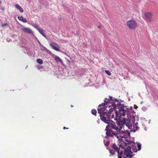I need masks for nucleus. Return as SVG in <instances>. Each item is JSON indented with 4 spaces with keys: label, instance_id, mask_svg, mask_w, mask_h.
<instances>
[{
    "label": "nucleus",
    "instance_id": "1",
    "mask_svg": "<svg viewBox=\"0 0 158 158\" xmlns=\"http://www.w3.org/2000/svg\"><path fill=\"white\" fill-rule=\"evenodd\" d=\"M109 98H105L104 100L105 105L108 104H110L108 105V107L107 106L106 108L108 110L107 112L109 113V114H111L112 112L114 111L116 114L115 120L120 119L122 116H124L127 114L128 110L126 106L123 104H121L116 99L113 98L112 97L109 96Z\"/></svg>",
    "mask_w": 158,
    "mask_h": 158
},
{
    "label": "nucleus",
    "instance_id": "2",
    "mask_svg": "<svg viewBox=\"0 0 158 158\" xmlns=\"http://www.w3.org/2000/svg\"><path fill=\"white\" fill-rule=\"evenodd\" d=\"M101 106L102 105H99L98 109V113L100 114L101 120L103 122L108 124L106 128L108 127L110 128V123L114 122L110 120V116L109 114V113L107 112L108 110L106 109L107 107H101Z\"/></svg>",
    "mask_w": 158,
    "mask_h": 158
},
{
    "label": "nucleus",
    "instance_id": "3",
    "mask_svg": "<svg viewBox=\"0 0 158 158\" xmlns=\"http://www.w3.org/2000/svg\"><path fill=\"white\" fill-rule=\"evenodd\" d=\"M120 126L116 124L115 122H112L110 123V128L116 131V137L118 140H121L123 138H125L130 135V133L128 131H122V129H119Z\"/></svg>",
    "mask_w": 158,
    "mask_h": 158
},
{
    "label": "nucleus",
    "instance_id": "4",
    "mask_svg": "<svg viewBox=\"0 0 158 158\" xmlns=\"http://www.w3.org/2000/svg\"><path fill=\"white\" fill-rule=\"evenodd\" d=\"M117 124L120 126L119 129H122L124 127L125 124L129 128H132L133 126L134 127V126H133L132 123L131 121L129 119H127L125 118H124L122 120L118 121L116 122Z\"/></svg>",
    "mask_w": 158,
    "mask_h": 158
},
{
    "label": "nucleus",
    "instance_id": "5",
    "mask_svg": "<svg viewBox=\"0 0 158 158\" xmlns=\"http://www.w3.org/2000/svg\"><path fill=\"white\" fill-rule=\"evenodd\" d=\"M119 148L114 143L112 144L111 148L109 149V151L112 155L114 154L115 151L117 152L118 158H126L125 156L123 155L124 153H123L122 151L119 152Z\"/></svg>",
    "mask_w": 158,
    "mask_h": 158
},
{
    "label": "nucleus",
    "instance_id": "6",
    "mask_svg": "<svg viewBox=\"0 0 158 158\" xmlns=\"http://www.w3.org/2000/svg\"><path fill=\"white\" fill-rule=\"evenodd\" d=\"M129 144L128 145H126L125 146V149L124 150V156H126L125 157L128 158H131L132 157V152H136L137 149L136 148H134L131 147L129 146Z\"/></svg>",
    "mask_w": 158,
    "mask_h": 158
},
{
    "label": "nucleus",
    "instance_id": "7",
    "mask_svg": "<svg viewBox=\"0 0 158 158\" xmlns=\"http://www.w3.org/2000/svg\"><path fill=\"white\" fill-rule=\"evenodd\" d=\"M127 25L130 29H135L138 26V23L134 19L130 20L127 22Z\"/></svg>",
    "mask_w": 158,
    "mask_h": 158
},
{
    "label": "nucleus",
    "instance_id": "8",
    "mask_svg": "<svg viewBox=\"0 0 158 158\" xmlns=\"http://www.w3.org/2000/svg\"><path fill=\"white\" fill-rule=\"evenodd\" d=\"M106 135L107 136L114 138L116 137L115 135L116 134V131L114 132L113 131L109 129H108L107 130H106Z\"/></svg>",
    "mask_w": 158,
    "mask_h": 158
},
{
    "label": "nucleus",
    "instance_id": "9",
    "mask_svg": "<svg viewBox=\"0 0 158 158\" xmlns=\"http://www.w3.org/2000/svg\"><path fill=\"white\" fill-rule=\"evenodd\" d=\"M144 15L147 19V22H151L152 21V15L150 12H147L145 13Z\"/></svg>",
    "mask_w": 158,
    "mask_h": 158
},
{
    "label": "nucleus",
    "instance_id": "10",
    "mask_svg": "<svg viewBox=\"0 0 158 158\" xmlns=\"http://www.w3.org/2000/svg\"><path fill=\"white\" fill-rule=\"evenodd\" d=\"M22 30L24 32L29 34H33L34 33L31 29L29 28L23 27Z\"/></svg>",
    "mask_w": 158,
    "mask_h": 158
},
{
    "label": "nucleus",
    "instance_id": "11",
    "mask_svg": "<svg viewBox=\"0 0 158 158\" xmlns=\"http://www.w3.org/2000/svg\"><path fill=\"white\" fill-rule=\"evenodd\" d=\"M49 45H50V46H51L52 47V48L53 49H54L56 51H58V52L60 51L59 49L58 48H57L54 45H55L57 46V47H59L58 45L56 43H55L54 42H53V43L50 44Z\"/></svg>",
    "mask_w": 158,
    "mask_h": 158
},
{
    "label": "nucleus",
    "instance_id": "12",
    "mask_svg": "<svg viewBox=\"0 0 158 158\" xmlns=\"http://www.w3.org/2000/svg\"><path fill=\"white\" fill-rule=\"evenodd\" d=\"M15 7L21 13L23 12V9L20 6L19 4H17L15 5Z\"/></svg>",
    "mask_w": 158,
    "mask_h": 158
},
{
    "label": "nucleus",
    "instance_id": "13",
    "mask_svg": "<svg viewBox=\"0 0 158 158\" xmlns=\"http://www.w3.org/2000/svg\"><path fill=\"white\" fill-rule=\"evenodd\" d=\"M37 30L39 31V32L45 38H46V35L44 33V32L43 31V29L41 28H38L37 29Z\"/></svg>",
    "mask_w": 158,
    "mask_h": 158
},
{
    "label": "nucleus",
    "instance_id": "14",
    "mask_svg": "<svg viewBox=\"0 0 158 158\" xmlns=\"http://www.w3.org/2000/svg\"><path fill=\"white\" fill-rule=\"evenodd\" d=\"M55 60L57 62H59L61 63L62 64H63V62L62 60L58 56H56L55 57Z\"/></svg>",
    "mask_w": 158,
    "mask_h": 158
},
{
    "label": "nucleus",
    "instance_id": "15",
    "mask_svg": "<svg viewBox=\"0 0 158 158\" xmlns=\"http://www.w3.org/2000/svg\"><path fill=\"white\" fill-rule=\"evenodd\" d=\"M18 18L19 20L22 21L23 23H26L27 22L26 19L23 18L22 16H18Z\"/></svg>",
    "mask_w": 158,
    "mask_h": 158
},
{
    "label": "nucleus",
    "instance_id": "16",
    "mask_svg": "<svg viewBox=\"0 0 158 158\" xmlns=\"http://www.w3.org/2000/svg\"><path fill=\"white\" fill-rule=\"evenodd\" d=\"M36 61L38 63L40 64H42L43 62L42 60L40 58L37 59Z\"/></svg>",
    "mask_w": 158,
    "mask_h": 158
},
{
    "label": "nucleus",
    "instance_id": "17",
    "mask_svg": "<svg viewBox=\"0 0 158 158\" xmlns=\"http://www.w3.org/2000/svg\"><path fill=\"white\" fill-rule=\"evenodd\" d=\"M31 25L33 26L34 28H35L37 30V29L38 28H39L38 27V25L35 23H33L31 24Z\"/></svg>",
    "mask_w": 158,
    "mask_h": 158
},
{
    "label": "nucleus",
    "instance_id": "18",
    "mask_svg": "<svg viewBox=\"0 0 158 158\" xmlns=\"http://www.w3.org/2000/svg\"><path fill=\"white\" fill-rule=\"evenodd\" d=\"M91 113L93 115H95L97 114V111L95 109H93L91 110Z\"/></svg>",
    "mask_w": 158,
    "mask_h": 158
},
{
    "label": "nucleus",
    "instance_id": "19",
    "mask_svg": "<svg viewBox=\"0 0 158 158\" xmlns=\"http://www.w3.org/2000/svg\"><path fill=\"white\" fill-rule=\"evenodd\" d=\"M104 144L105 145L106 147H108V145L110 144V141L109 140H107L106 141V142H104Z\"/></svg>",
    "mask_w": 158,
    "mask_h": 158
},
{
    "label": "nucleus",
    "instance_id": "20",
    "mask_svg": "<svg viewBox=\"0 0 158 158\" xmlns=\"http://www.w3.org/2000/svg\"><path fill=\"white\" fill-rule=\"evenodd\" d=\"M141 145L140 143H138L137 144V147H138V150L139 151L141 149Z\"/></svg>",
    "mask_w": 158,
    "mask_h": 158
},
{
    "label": "nucleus",
    "instance_id": "21",
    "mask_svg": "<svg viewBox=\"0 0 158 158\" xmlns=\"http://www.w3.org/2000/svg\"><path fill=\"white\" fill-rule=\"evenodd\" d=\"M105 73L108 75L110 76L111 75V73L109 71L107 70H105Z\"/></svg>",
    "mask_w": 158,
    "mask_h": 158
},
{
    "label": "nucleus",
    "instance_id": "22",
    "mask_svg": "<svg viewBox=\"0 0 158 158\" xmlns=\"http://www.w3.org/2000/svg\"><path fill=\"white\" fill-rule=\"evenodd\" d=\"M116 118V115H115V117H114V115L113 114H112L111 115V119L113 118L114 120H116L115 119H114V118Z\"/></svg>",
    "mask_w": 158,
    "mask_h": 158
},
{
    "label": "nucleus",
    "instance_id": "23",
    "mask_svg": "<svg viewBox=\"0 0 158 158\" xmlns=\"http://www.w3.org/2000/svg\"><path fill=\"white\" fill-rule=\"evenodd\" d=\"M37 67L39 69H40L43 68V67L42 66L40 65H38V66H37Z\"/></svg>",
    "mask_w": 158,
    "mask_h": 158
},
{
    "label": "nucleus",
    "instance_id": "24",
    "mask_svg": "<svg viewBox=\"0 0 158 158\" xmlns=\"http://www.w3.org/2000/svg\"><path fill=\"white\" fill-rule=\"evenodd\" d=\"M7 25V23H4L2 24V27H4V26H6Z\"/></svg>",
    "mask_w": 158,
    "mask_h": 158
},
{
    "label": "nucleus",
    "instance_id": "25",
    "mask_svg": "<svg viewBox=\"0 0 158 158\" xmlns=\"http://www.w3.org/2000/svg\"><path fill=\"white\" fill-rule=\"evenodd\" d=\"M69 128H67V127H63V129H68Z\"/></svg>",
    "mask_w": 158,
    "mask_h": 158
},
{
    "label": "nucleus",
    "instance_id": "26",
    "mask_svg": "<svg viewBox=\"0 0 158 158\" xmlns=\"http://www.w3.org/2000/svg\"><path fill=\"white\" fill-rule=\"evenodd\" d=\"M136 127V129H138V127L137 126Z\"/></svg>",
    "mask_w": 158,
    "mask_h": 158
},
{
    "label": "nucleus",
    "instance_id": "27",
    "mask_svg": "<svg viewBox=\"0 0 158 158\" xmlns=\"http://www.w3.org/2000/svg\"><path fill=\"white\" fill-rule=\"evenodd\" d=\"M98 28H101L100 26H99L98 27Z\"/></svg>",
    "mask_w": 158,
    "mask_h": 158
},
{
    "label": "nucleus",
    "instance_id": "28",
    "mask_svg": "<svg viewBox=\"0 0 158 158\" xmlns=\"http://www.w3.org/2000/svg\"><path fill=\"white\" fill-rule=\"evenodd\" d=\"M71 107H73V106H72V105H71Z\"/></svg>",
    "mask_w": 158,
    "mask_h": 158
},
{
    "label": "nucleus",
    "instance_id": "29",
    "mask_svg": "<svg viewBox=\"0 0 158 158\" xmlns=\"http://www.w3.org/2000/svg\"><path fill=\"white\" fill-rule=\"evenodd\" d=\"M142 103H143V102H141V104H142Z\"/></svg>",
    "mask_w": 158,
    "mask_h": 158
}]
</instances>
